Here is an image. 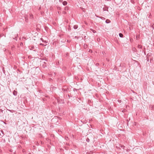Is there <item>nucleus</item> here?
I'll return each mask as SVG.
<instances>
[{"label":"nucleus","mask_w":154,"mask_h":154,"mask_svg":"<svg viewBox=\"0 0 154 154\" xmlns=\"http://www.w3.org/2000/svg\"><path fill=\"white\" fill-rule=\"evenodd\" d=\"M62 91L64 93H66L68 92L69 89L66 86H63V88H62Z\"/></svg>","instance_id":"obj_1"},{"label":"nucleus","mask_w":154,"mask_h":154,"mask_svg":"<svg viewBox=\"0 0 154 154\" xmlns=\"http://www.w3.org/2000/svg\"><path fill=\"white\" fill-rule=\"evenodd\" d=\"M152 55V54L151 53H148L147 55H146V59L147 60V61H149V57H151Z\"/></svg>","instance_id":"obj_2"},{"label":"nucleus","mask_w":154,"mask_h":154,"mask_svg":"<svg viewBox=\"0 0 154 154\" xmlns=\"http://www.w3.org/2000/svg\"><path fill=\"white\" fill-rule=\"evenodd\" d=\"M137 48H138L139 49H140L141 50L142 49V46L140 45H137ZM140 51H141V50H140Z\"/></svg>","instance_id":"obj_3"},{"label":"nucleus","mask_w":154,"mask_h":154,"mask_svg":"<svg viewBox=\"0 0 154 154\" xmlns=\"http://www.w3.org/2000/svg\"><path fill=\"white\" fill-rule=\"evenodd\" d=\"M115 3L116 4H118L121 2V0H114Z\"/></svg>","instance_id":"obj_4"},{"label":"nucleus","mask_w":154,"mask_h":154,"mask_svg":"<svg viewBox=\"0 0 154 154\" xmlns=\"http://www.w3.org/2000/svg\"><path fill=\"white\" fill-rule=\"evenodd\" d=\"M13 94L14 96H16L17 94V91H16L15 90H14L13 91Z\"/></svg>","instance_id":"obj_5"},{"label":"nucleus","mask_w":154,"mask_h":154,"mask_svg":"<svg viewBox=\"0 0 154 154\" xmlns=\"http://www.w3.org/2000/svg\"><path fill=\"white\" fill-rule=\"evenodd\" d=\"M62 4L63 5L65 6L67 5V2L66 1H64L63 2Z\"/></svg>","instance_id":"obj_6"},{"label":"nucleus","mask_w":154,"mask_h":154,"mask_svg":"<svg viewBox=\"0 0 154 154\" xmlns=\"http://www.w3.org/2000/svg\"><path fill=\"white\" fill-rule=\"evenodd\" d=\"M110 21L109 19H107L105 21V22L106 23H110Z\"/></svg>","instance_id":"obj_7"},{"label":"nucleus","mask_w":154,"mask_h":154,"mask_svg":"<svg viewBox=\"0 0 154 154\" xmlns=\"http://www.w3.org/2000/svg\"><path fill=\"white\" fill-rule=\"evenodd\" d=\"M103 10L104 11H108V8L105 7L103 8Z\"/></svg>","instance_id":"obj_8"},{"label":"nucleus","mask_w":154,"mask_h":154,"mask_svg":"<svg viewBox=\"0 0 154 154\" xmlns=\"http://www.w3.org/2000/svg\"><path fill=\"white\" fill-rule=\"evenodd\" d=\"M149 107L151 109H153L154 108V106L150 105L149 106Z\"/></svg>","instance_id":"obj_9"},{"label":"nucleus","mask_w":154,"mask_h":154,"mask_svg":"<svg viewBox=\"0 0 154 154\" xmlns=\"http://www.w3.org/2000/svg\"><path fill=\"white\" fill-rule=\"evenodd\" d=\"M119 36H120V37L121 38H123V34L121 33H119Z\"/></svg>","instance_id":"obj_10"},{"label":"nucleus","mask_w":154,"mask_h":154,"mask_svg":"<svg viewBox=\"0 0 154 154\" xmlns=\"http://www.w3.org/2000/svg\"><path fill=\"white\" fill-rule=\"evenodd\" d=\"M78 28V26L77 25H75L73 26V28L75 29H76Z\"/></svg>","instance_id":"obj_11"},{"label":"nucleus","mask_w":154,"mask_h":154,"mask_svg":"<svg viewBox=\"0 0 154 154\" xmlns=\"http://www.w3.org/2000/svg\"><path fill=\"white\" fill-rule=\"evenodd\" d=\"M87 46H88V45H87L86 44H85L84 45V48H85V49H86L87 48Z\"/></svg>","instance_id":"obj_12"},{"label":"nucleus","mask_w":154,"mask_h":154,"mask_svg":"<svg viewBox=\"0 0 154 154\" xmlns=\"http://www.w3.org/2000/svg\"><path fill=\"white\" fill-rule=\"evenodd\" d=\"M1 131V132L2 133V134L1 135V136L2 137L4 135V132L2 130Z\"/></svg>","instance_id":"obj_13"},{"label":"nucleus","mask_w":154,"mask_h":154,"mask_svg":"<svg viewBox=\"0 0 154 154\" xmlns=\"http://www.w3.org/2000/svg\"><path fill=\"white\" fill-rule=\"evenodd\" d=\"M34 48H35L34 46H31V48H30V50H32V49H34Z\"/></svg>","instance_id":"obj_14"},{"label":"nucleus","mask_w":154,"mask_h":154,"mask_svg":"<svg viewBox=\"0 0 154 154\" xmlns=\"http://www.w3.org/2000/svg\"><path fill=\"white\" fill-rule=\"evenodd\" d=\"M121 148H122L123 149H124L125 148V146L122 145H121L120 146Z\"/></svg>","instance_id":"obj_15"},{"label":"nucleus","mask_w":154,"mask_h":154,"mask_svg":"<svg viewBox=\"0 0 154 154\" xmlns=\"http://www.w3.org/2000/svg\"><path fill=\"white\" fill-rule=\"evenodd\" d=\"M99 18H101L102 20H105V18L104 17H99Z\"/></svg>","instance_id":"obj_16"},{"label":"nucleus","mask_w":154,"mask_h":154,"mask_svg":"<svg viewBox=\"0 0 154 154\" xmlns=\"http://www.w3.org/2000/svg\"><path fill=\"white\" fill-rule=\"evenodd\" d=\"M68 7L67 6H66L65 8V10H68Z\"/></svg>","instance_id":"obj_17"},{"label":"nucleus","mask_w":154,"mask_h":154,"mask_svg":"<svg viewBox=\"0 0 154 154\" xmlns=\"http://www.w3.org/2000/svg\"><path fill=\"white\" fill-rule=\"evenodd\" d=\"M86 141H87L88 142H89L90 141V139L88 138H87L86 139Z\"/></svg>","instance_id":"obj_18"},{"label":"nucleus","mask_w":154,"mask_h":154,"mask_svg":"<svg viewBox=\"0 0 154 154\" xmlns=\"http://www.w3.org/2000/svg\"><path fill=\"white\" fill-rule=\"evenodd\" d=\"M78 90V89H76L75 88H74L73 89V91L75 92V91H77Z\"/></svg>","instance_id":"obj_19"},{"label":"nucleus","mask_w":154,"mask_h":154,"mask_svg":"<svg viewBox=\"0 0 154 154\" xmlns=\"http://www.w3.org/2000/svg\"><path fill=\"white\" fill-rule=\"evenodd\" d=\"M92 31L94 33H95L96 32V31L95 30H93L92 29Z\"/></svg>","instance_id":"obj_20"},{"label":"nucleus","mask_w":154,"mask_h":154,"mask_svg":"<svg viewBox=\"0 0 154 154\" xmlns=\"http://www.w3.org/2000/svg\"><path fill=\"white\" fill-rule=\"evenodd\" d=\"M57 9L58 10H61V8L60 7H57Z\"/></svg>","instance_id":"obj_21"},{"label":"nucleus","mask_w":154,"mask_h":154,"mask_svg":"<svg viewBox=\"0 0 154 154\" xmlns=\"http://www.w3.org/2000/svg\"><path fill=\"white\" fill-rule=\"evenodd\" d=\"M118 102L119 103H121V102H122V101H121V100H118Z\"/></svg>","instance_id":"obj_22"},{"label":"nucleus","mask_w":154,"mask_h":154,"mask_svg":"<svg viewBox=\"0 0 154 154\" xmlns=\"http://www.w3.org/2000/svg\"><path fill=\"white\" fill-rule=\"evenodd\" d=\"M106 60H107V61H108V62L109 61V59L106 58Z\"/></svg>","instance_id":"obj_23"},{"label":"nucleus","mask_w":154,"mask_h":154,"mask_svg":"<svg viewBox=\"0 0 154 154\" xmlns=\"http://www.w3.org/2000/svg\"><path fill=\"white\" fill-rule=\"evenodd\" d=\"M63 0H59V2H63Z\"/></svg>","instance_id":"obj_24"},{"label":"nucleus","mask_w":154,"mask_h":154,"mask_svg":"<svg viewBox=\"0 0 154 154\" xmlns=\"http://www.w3.org/2000/svg\"><path fill=\"white\" fill-rule=\"evenodd\" d=\"M3 111V110H2L1 109H0V112H2Z\"/></svg>","instance_id":"obj_25"},{"label":"nucleus","mask_w":154,"mask_h":154,"mask_svg":"<svg viewBox=\"0 0 154 154\" xmlns=\"http://www.w3.org/2000/svg\"><path fill=\"white\" fill-rule=\"evenodd\" d=\"M9 110V111L11 112H13V111H14V110Z\"/></svg>","instance_id":"obj_26"},{"label":"nucleus","mask_w":154,"mask_h":154,"mask_svg":"<svg viewBox=\"0 0 154 154\" xmlns=\"http://www.w3.org/2000/svg\"><path fill=\"white\" fill-rule=\"evenodd\" d=\"M23 45V43L21 42V43H20V45L21 46V45Z\"/></svg>","instance_id":"obj_27"},{"label":"nucleus","mask_w":154,"mask_h":154,"mask_svg":"<svg viewBox=\"0 0 154 154\" xmlns=\"http://www.w3.org/2000/svg\"><path fill=\"white\" fill-rule=\"evenodd\" d=\"M152 59H150V63H151V61L152 60Z\"/></svg>","instance_id":"obj_28"},{"label":"nucleus","mask_w":154,"mask_h":154,"mask_svg":"<svg viewBox=\"0 0 154 154\" xmlns=\"http://www.w3.org/2000/svg\"><path fill=\"white\" fill-rule=\"evenodd\" d=\"M100 40V38H97V41H99Z\"/></svg>","instance_id":"obj_29"},{"label":"nucleus","mask_w":154,"mask_h":154,"mask_svg":"<svg viewBox=\"0 0 154 154\" xmlns=\"http://www.w3.org/2000/svg\"><path fill=\"white\" fill-rule=\"evenodd\" d=\"M63 13L66 14V11H63Z\"/></svg>","instance_id":"obj_30"},{"label":"nucleus","mask_w":154,"mask_h":154,"mask_svg":"<svg viewBox=\"0 0 154 154\" xmlns=\"http://www.w3.org/2000/svg\"><path fill=\"white\" fill-rule=\"evenodd\" d=\"M95 16L96 17H99V16H97V15H96V14H95Z\"/></svg>","instance_id":"obj_31"},{"label":"nucleus","mask_w":154,"mask_h":154,"mask_svg":"<svg viewBox=\"0 0 154 154\" xmlns=\"http://www.w3.org/2000/svg\"><path fill=\"white\" fill-rule=\"evenodd\" d=\"M41 40H42V42H44V41H43V38H41Z\"/></svg>","instance_id":"obj_32"},{"label":"nucleus","mask_w":154,"mask_h":154,"mask_svg":"<svg viewBox=\"0 0 154 154\" xmlns=\"http://www.w3.org/2000/svg\"><path fill=\"white\" fill-rule=\"evenodd\" d=\"M152 83L153 84V85H154V81H153L152 82Z\"/></svg>","instance_id":"obj_33"},{"label":"nucleus","mask_w":154,"mask_h":154,"mask_svg":"<svg viewBox=\"0 0 154 154\" xmlns=\"http://www.w3.org/2000/svg\"><path fill=\"white\" fill-rule=\"evenodd\" d=\"M99 65V63H97L96 64V65H97V66H98V65Z\"/></svg>","instance_id":"obj_34"},{"label":"nucleus","mask_w":154,"mask_h":154,"mask_svg":"<svg viewBox=\"0 0 154 154\" xmlns=\"http://www.w3.org/2000/svg\"><path fill=\"white\" fill-rule=\"evenodd\" d=\"M14 39L16 40H17V39H16V37H15V38H14Z\"/></svg>","instance_id":"obj_35"},{"label":"nucleus","mask_w":154,"mask_h":154,"mask_svg":"<svg viewBox=\"0 0 154 154\" xmlns=\"http://www.w3.org/2000/svg\"><path fill=\"white\" fill-rule=\"evenodd\" d=\"M102 53H103V55H104V53H105V52H103Z\"/></svg>","instance_id":"obj_36"},{"label":"nucleus","mask_w":154,"mask_h":154,"mask_svg":"<svg viewBox=\"0 0 154 154\" xmlns=\"http://www.w3.org/2000/svg\"><path fill=\"white\" fill-rule=\"evenodd\" d=\"M116 42H118V41L117 40V41H116Z\"/></svg>","instance_id":"obj_37"},{"label":"nucleus","mask_w":154,"mask_h":154,"mask_svg":"<svg viewBox=\"0 0 154 154\" xmlns=\"http://www.w3.org/2000/svg\"><path fill=\"white\" fill-rule=\"evenodd\" d=\"M144 53L145 54H146L145 52H144Z\"/></svg>","instance_id":"obj_38"},{"label":"nucleus","mask_w":154,"mask_h":154,"mask_svg":"<svg viewBox=\"0 0 154 154\" xmlns=\"http://www.w3.org/2000/svg\"><path fill=\"white\" fill-rule=\"evenodd\" d=\"M77 37L76 36H75V38H76Z\"/></svg>","instance_id":"obj_39"},{"label":"nucleus","mask_w":154,"mask_h":154,"mask_svg":"<svg viewBox=\"0 0 154 154\" xmlns=\"http://www.w3.org/2000/svg\"><path fill=\"white\" fill-rule=\"evenodd\" d=\"M89 51H90V52H91V51H92L91 50V51L90 50H89Z\"/></svg>","instance_id":"obj_40"},{"label":"nucleus","mask_w":154,"mask_h":154,"mask_svg":"<svg viewBox=\"0 0 154 154\" xmlns=\"http://www.w3.org/2000/svg\"><path fill=\"white\" fill-rule=\"evenodd\" d=\"M89 51H90V52H91V51H92L91 50V51L90 50H89Z\"/></svg>","instance_id":"obj_41"},{"label":"nucleus","mask_w":154,"mask_h":154,"mask_svg":"<svg viewBox=\"0 0 154 154\" xmlns=\"http://www.w3.org/2000/svg\"><path fill=\"white\" fill-rule=\"evenodd\" d=\"M89 51H90V52H91V51H92L91 50V51L90 50H89Z\"/></svg>","instance_id":"obj_42"},{"label":"nucleus","mask_w":154,"mask_h":154,"mask_svg":"<svg viewBox=\"0 0 154 154\" xmlns=\"http://www.w3.org/2000/svg\"><path fill=\"white\" fill-rule=\"evenodd\" d=\"M40 45H42V44H40Z\"/></svg>","instance_id":"obj_43"},{"label":"nucleus","mask_w":154,"mask_h":154,"mask_svg":"<svg viewBox=\"0 0 154 154\" xmlns=\"http://www.w3.org/2000/svg\"><path fill=\"white\" fill-rule=\"evenodd\" d=\"M58 13L59 14V11H58Z\"/></svg>","instance_id":"obj_44"},{"label":"nucleus","mask_w":154,"mask_h":154,"mask_svg":"<svg viewBox=\"0 0 154 154\" xmlns=\"http://www.w3.org/2000/svg\"><path fill=\"white\" fill-rule=\"evenodd\" d=\"M130 41H132V40H131V39L130 40Z\"/></svg>","instance_id":"obj_45"},{"label":"nucleus","mask_w":154,"mask_h":154,"mask_svg":"<svg viewBox=\"0 0 154 154\" xmlns=\"http://www.w3.org/2000/svg\"><path fill=\"white\" fill-rule=\"evenodd\" d=\"M130 41H132V40H131V39L130 40Z\"/></svg>","instance_id":"obj_46"}]
</instances>
